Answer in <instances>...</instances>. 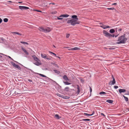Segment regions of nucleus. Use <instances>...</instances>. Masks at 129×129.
<instances>
[{"label": "nucleus", "mask_w": 129, "mask_h": 129, "mask_svg": "<svg viewBox=\"0 0 129 129\" xmlns=\"http://www.w3.org/2000/svg\"><path fill=\"white\" fill-rule=\"evenodd\" d=\"M71 18L72 19L67 21L68 24L70 23L71 25L74 26L76 24H79L80 23V22L78 21V19L76 15H73Z\"/></svg>", "instance_id": "1"}, {"label": "nucleus", "mask_w": 129, "mask_h": 129, "mask_svg": "<svg viewBox=\"0 0 129 129\" xmlns=\"http://www.w3.org/2000/svg\"><path fill=\"white\" fill-rule=\"evenodd\" d=\"M127 39L124 35L121 36L118 38L117 41H119L116 43L117 44L124 43L127 40Z\"/></svg>", "instance_id": "2"}, {"label": "nucleus", "mask_w": 129, "mask_h": 129, "mask_svg": "<svg viewBox=\"0 0 129 129\" xmlns=\"http://www.w3.org/2000/svg\"><path fill=\"white\" fill-rule=\"evenodd\" d=\"M39 29L40 31L45 33L49 32L51 30V29L50 28L47 27H39Z\"/></svg>", "instance_id": "3"}, {"label": "nucleus", "mask_w": 129, "mask_h": 129, "mask_svg": "<svg viewBox=\"0 0 129 129\" xmlns=\"http://www.w3.org/2000/svg\"><path fill=\"white\" fill-rule=\"evenodd\" d=\"M103 33L106 37L109 38H110V36H111V34L108 33L105 30H103Z\"/></svg>", "instance_id": "4"}, {"label": "nucleus", "mask_w": 129, "mask_h": 129, "mask_svg": "<svg viewBox=\"0 0 129 129\" xmlns=\"http://www.w3.org/2000/svg\"><path fill=\"white\" fill-rule=\"evenodd\" d=\"M34 63L35 65L37 66H39L42 64V63L40 60L39 59L37 60H36L35 61Z\"/></svg>", "instance_id": "5"}, {"label": "nucleus", "mask_w": 129, "mask_h": 129, "mask_svg": "<svg viewBox=\"0 0 129 129\" xmlns=\"http://www.w3.org/2000/svg\"><path fill=\"white\" fill-rule=\"evenodd\" d=\"M69 16V15L67 14L61 15L59 17H57V19L58 20H61L63 19L62 17H67Z\"/></svg>", "instance_id": "6"}, {"label": "nucleus", "mask_w": 129, "mask_h": 129, "mask_svg": "<svg viewBox=\"0 0 129 129\" xmlns=\"http://www.w3.org/2000/svg\"><path fill=\"white\" fill-rule=\"evenodd\" d=\"M41 57L43 58L46 59L47 60H50V58L48 57L45 54L41 53Z\"/></svg>", "instance_id": "7"}, {"label": "nucleus", "mask_w": 129, "mask_h": 129, "mask_svg": "<svg viewBox=\"0 0 129 129\" xmlns=\"http://www.w3.org/2000/svg\"><path fill=\"white\" fill-rule=\"evenodd\" d=\"M11 63L12 64V66L16 68H17L18 69H20V68L19 67V66L17 64H16L15 63L13 62H11Z\"/></svg>", "instance_id": "8"}, {"label": "nucleus", "mask_w": 129, "mask_h": 129, "mask_svg": "<svg viewBox=\"0 0 129 129\" xmlns=\"http://www.w3.org/2000/svg\"><path fill=\"white\" fill-rule=\"evenodd\" d=\"M19 8L21 10H27L29 9V8L25 6H19Z\"/></svg>", "instance_id": "9"}, {"label": "nucleus", "mask_w": 129, "mask_h": 129, "mask_svg": "<svg viewBox=\"0 0 129 129\" xmlns=\"http://www.w3.org/2000/svg\"><path fill=\"white\" fill-rule=\"evenodd\" d=\"M21 49L27 55H28L29 54L28 53L27 51L23 47H21Z\"/></svg>", "instance_id": "10"}, {"label": "nucleus", "mask_w": 129, "mask_h": 129, "mask_svg": "<svg viewBox=\"0 0 129 129\" xmlns=\"http://www.w3.org/2000/svg\"><path fill=\"white\" fill-rule=\"evenodd\" d=\"M126 91V90L125 89H120L119 90V92L120 93L122 92H124Z\"/></svg>", "instance_id": "11"}, {"label": "nucleus", "mask_w": 129, "mask_h": 129, "mask_svg": "<svg viewBox=\"0 0 129 129\" xmlns=\"http://www.w3.org/2000/svg\"><path fill=\"white\" fill-rule=\"evenodd\" d=\"M32 57L34 61L39 59V58L35 55H32Z\"/></svg>", "instance_id": "12"}, {"label": "nucleus", "mask_w": 129, "mask_h": 129, "mask_svg": "<svg viewBox=\"0 0 129 129\" xmlns=\"http://www.w3.org/2000/svg\"><path fill=\"white\" fill-rule=\"evenodd\" d=\"M101 27L104 29H105L107 28H110L109 26H106L105 25H103L101 26Z\"/></svg>", "instance_id": "13"}, {"label": "nucleus", "mask_w": 129, "mask_h": 129, "mask_svg": "<svg viewBox=\"0 0 129 129\" xmlns=\"http://www.w3.org/2000/svg\"><path fill=\"white\" fill-rule=\"evenodd\" d=\"M115 83V81H111L109 82V85H114Z\"/></svg>", "instance_id": "14"}, {"label": "nucleus", "mask_w": 129, "mask_h": 129, "mask_svg": "<svg viewBox=\"0 0 129 129\" xmlns=\"http://www.w3.org/2000/svg\"><path fill=\"white\" fill-rule=\"evenodd\" d=\"M106 102L110 104H112L113 103V101L111 100H106Z\"/></svg>", "instance_id": "15"}, {"label": "nucleus", "mask_w": 129, "mask_h": 129, "mask_svg": "<svg viewBox=\"0 0 129 129\" xmlns=\"http://www.w3.org/2000/svg\"><path fill=\"white\" fill-rule=\"evenodd\" d=\"M77 89H78V90H77V93H78V94H79L80 92V87H79V85H77Z\"/></svg>", "instance_id": "16"}, {"label": "nucleus", "mask_w": 129, "mask_h": 129, "mask_svg": "<svg viewBox=\"0 0 129 129\" xmlns=\"http://www.w3.org/2000/svg\"><path fill=\"white\" fill-rule=\"evenodd\" d=\"M80 49V48L78 47H75L74 48H72L71 49V50H79Z\"/></svg>", "instance_id": "17"}, {"label": "nucleus", "mask_w": 129, "mask_h": 129, "mask_svg": "<svg viewBox=\"0 0 129 129\" xmlns=\"http://www.w3.org/2000/svg\"><path fill=\"white\" fill-rule=\"evenodd\" d=\"M63 82L66 85L71 84V83H70L68 81H63Z\"/></svg>", "instance_id": "18"}, {"label": "nucleus", "mask_w": 129, "mask_h": 129, "mask_svg": "<svg viewBox=\"0 0 129 129\" xmlns=\"http://www.w3.org/2000/svg\"><path fill=\"white\" fill-rule=\"evenodd\" d=\"M55 117L57 119H59L61 118V117L59 116V115L58 114H55Z\"/></svg>", "instance_id": "19"}, {"label": "nucleus", "mask_w": 129, "mask_h": 129, "mask_svg": "<svg viewBox=\"0 0 129 129\" xmlns=\"http://www.w3.org/2000/svg\"><path fill=\"white\" fill-rule=\"evenodd\" d=\"M123 96L124 98V100L125 101H126V102H127V101H128V99L127 97H125V96L123 95Z\"/></svg>", "instance_id": "20"}, {"label": "nucleus", "mask_w": 129, "mask_h": 129, "mask_svg": "<svg viewBox=\"0 0 129 129\" xmlns=\"http://www.w3.org/2000/svg\"><path fill=\"white\" fill-rule=\"evenodd\" d=\"M54 71L55 73H57V74L60 73V72L59 71L56 70H54Z\"/></svg>", "instance_id": "21"}, {"label": "nucleus", "mask_w": 129, "mask_h": 129, "mask_svg": "<svg viewBox=\"0 0 129 129\" xmlns=\"http://www.w3.org/2000/svg\"><path fill=\"white\" fill-rule=\"evenodd\" d=\"M20 43L22 44H26V45H28V43H27V42H25L24 41H21Z\"/></svg>", "instance_id": "22"}, {"label": "nucleus", "mask_w": 129, "mask_h": 129, "mask_svg": "<svg viewBox=\"0 0 129 129\" xmlns=\"http://www.w3.org/2000/svg\"><path fill=\"white\" fill-rule=\"evenodd\" d=\"M63 78L64 79L66 80H68V77L66 76L65 75L63 77Z\"/></svg>", "instance_id": "23"}, {"label": "nucleus", "mask_w": 129, "mask_h": 129, "mask_svg": "<svg viewBox=\"0 0 129 129\" xmlns=\"http://www.w3.org/2000/svg\"><path fill=\"white\" fill-rule=\"evenodd\" d=\"M115 31L114 30V29H111L110 30V32L111 33H114Z\"/></svg>", "instance_id": "24"}, {"label": "nucleus", "mask_w": 129, "mask_h": 129, "mask_svg": "<svg viewBox=\"0 0 129 129\" xmlns=\"http://www.w3.org/2000/svg\"><path fill=\"white\" fill-rule=\"evenodd\" d=\"M100 94H107V93L105 92H100L99 93Z\"/></svg>", "instance_id": "25"}, {"label": "nucleus", "mask_w": 129, "mask_h": 129, "mask_svg": "<svg viewBox=\"0 0 129 129\" xmlns=\"http://www.w3.org/2000/svg\"><path fill=\"white\" fill-rule=\"evenodd\" d=\"M90 119H82V121H90Z\"/></svg>", "instance_id": "26"}, {"label": "nucleus", "mask_w": 129, "mask_h": 129, "mask_svg": "<svg viewBox=\"0 0 129 129\" xmlns=\"http://www.w3.org/2000/svg\"><path fill=\"white\" fill-rule=\"evenodd\" d=\"M57 95L59 96L62 98H63L64 96L63 95H62L58 93V94H57Z\"/></svg>", "instance_id": "27"}, {"label": "nucleus", "mask_w": 129, "mask_h": 129, "mask_svg": "<svg viewBox=\"0 0 129 129\" xmlns=\"http://www.w3.org/2000/svg\"><path fill=\"white\" fill-rule=\"evenodd\" d=\"M4 21L5 22H7L8 21V19L7 18H5L4 19Z\"/></svg>", "instance_id": "28"}, {"label": "nucleus", "mask_w": 129, "mask_h": 129, "mask_svg": "<svg viewBox=\"0 0 129 129\" xmlns=\"http://www.w3.org/2000/svg\"><path fill=\"white\" fill-rule=\"evenodd\" d=\"M13 33L15 34H18V35H21V34H20L18 32H13Z\"/></svg>", "instance_id": "29"}, {"label": "nucleus", "mask_w": 129, "mask_h": 129, "mask_svg": "<svg viewBox=\"0 0 129 129\" xmlns=\"http://www.w3.org/2000/svg\"><path fill=\"white\" fill-rule=\"evenodd\" d=\"M69 98H70L69 97L64 96H63V98L66 99H69Z\"/></svg>", "instance_id": "30"}, {"label": "nucleus", "mask_w": 129, "mask_h": 129, "mask_svg": "<svg viewBox=\"0 0 129 129\" xmlns=\"http://www.w3.org/2000/svg\"><path fill=\"white\" fill-rule=\"evenodd\" d=\"M49 53H50L51 54H53L55 56H56V55L54 53H53L51 52V51H50L49 52Z\"/></svg>", "instance_id": "31"}, {"label": "nucleus", "mask_w": 129, "mask_h": 129, "mask_svg": "<svg viewBox=\"0 0 129 129\" xmlns=\"http://www.w3.org/2000/svg\"><path fill=\"white\" fill-rule=\"evenodd\" d=\"M70 34H66V38H68L70 36Z\"/></svg>", "instance_id": "32"}, {"label": "nucleus", "mask_w": 129, "mask_h": 129, "mask_svg": "<svg viewBox=\"0 0 129 129\" xmlns=\"http://www.w3.org/2000/svg\"><path fill=\"white\" fill-rule=\"evenodd\" d=\"M57 13V12L56 11H54V12H51V13L54 14H56Z\"/></svg>", "instance_id": "33"}, {"label": "nucleus", "mask_w": 129, "mask_h": 129, "mask_svg": "<svg viewBox=\"0 0 129 129\" xmlns=\"http://www.w3.org/2000/svg\"><path fill=\"white\" fill-rule=\"evenodd\" d=\"M84 114H85V115H86L87 116H91V114H89L87 113H84Z\"/></svg>", "instance_id": "34"}, {"label": "nucleus", "mask_w": 129, "mask_h": 129, "mask_svg": "<svg viewBox=\"0 0 129 129\" xmlns=\"http://www.w3.org/2000/svg\"><path fill=\"white\" fill-rule=\"evenodd\" d=\"M108 9L110 10H114V8H108Z\"/></svg>", "instance_id": "35"}, {"label": "nucleus", "mask_w": 129, "mask_h": 129, "mask_svg": "<svg viewBox=\"0 0 129 129\" xmlns=\"http://www.w3.org/2000/svg\"><path fill=\"white\" fill-rule=\"evenodd\" d=\"M114 87L115 89H117L118 88V87L117 86H114Z\"/></svg>", "instance_id": "36"}, {"label": "nucleus", "mask_w": 129, "mask_h": 129, "mask_svg": "<svg viewBox=\"0 0 129 129\" xmlns=\"http://www.w3.org/2000/svg\"><path fill=\"white\" fill-rule=\"evenodd\" d=\"M15 93L16 94H20V93L18 92L17 91H15Z\"/></svg>", "instance_id": "37"}, {"label": "nucleus", "mask_w": 129, "mask_h": 129, "mask_svg": "<svg viewBox=\"0 0 129 129\" xmlns=\"http://www.w3.org/2000/svg\"><path fill=\"white\" fill-rule=\"evenodd\" d=\"M89 87L90 92L91 93L92 91V88L90 87Z\"/></svg>", "instance_id": "38"}, {"label": "nucleus", "mask_w": 129, "mask_h": 129, "mask_svg": "<svg viewBox=\"0 0 129 129\" xmlns=\"http://www.w3.org/2000/svg\"><path fill=\"white\" fill-rule=\"evenodd\" d=\"M69 88L68 87H66L65 88V90H68V89H69Z\"/></svg>", "instance_id": "39"}, {"label": "nucleus", "mask_w": 129, "mask_h": 129, "mask_svg": "<svg viewBox=\"0 0 129 129\" xmlns=\"http://www.w3.org/2000/svg\"><path fill=\"white\" fill-rule=\"evenodd\" d=\"M101 115H103V116L104 117H105V115L104 114H103V113H101Z\"/></svg>", "instance_id": "40"}, {"label": "nucleus", "mask_w": 129, "mask_h": 129, "mask_svg": "<svg viewBox=\"0 0 129 129\" xmlns=\"http://www.w3.org/2000/svg\"><path fill=\"white\" fill-rule=\"evenodd\" d=\"M40 75L42 77H45V76L44 75H43V74H40Z\"/></svg>", "instance_id": "41"}, {"label": "nucleus", "mask_w": 129, "mask_h": 129, "mask_svg": "<svg viewBox=\"0 0 129 129\" xmlns=\"http://www.w3.org/2000/svg\"><path fill=\"white\" fill-rule=\"evenodd\" d=\"M112 78H113V81H115V79L113 75H112Z\"/></svg>", "instance_id": "42"}, {"label": "nucleus", "mask_w": 129, "mask_h": 129, "mask_svg": "<svg viewBox=\"0 0 129 129\" xmlns=\"http://www.w3.org/2000/svg\"><path fill=\"white\" fill-rule=\"evenodd\" d=\"M2 20L0 18V23H1L2 21Z\"/></svg>", "instance_id": "43"}, {"label": "nucleus", "mask_w": 129, "mask_h": 129, "mask_svg": "<svg viewBox=\"0 0 129 129\" xmlns=\"http://www.w3.org/2000/svg\"><path fill=\"white\" fill-rule=\"evenodd\" d=\"M114 35H111V36H110V37H114Z\"/></svg>", "instance_id": "44"}, {"label": "nucleus", "mask_w": 129, "mask_h": 129, "mask_svg": "<svg viewBox=\"0 0 129 129\" xmlns=\"http://www.w3.org/2000/svg\"><path fill=\"white\" fill-rule=\"evenodd\" d=\"M117 5V3H116L113 4H112V5Z\"/></svg>", "instance_id": "45"}, {"label": "nucleus", "mask_w": 129, "mask_h": 129, "mask_svg": "<svg viewBox=\"0 0 129 129\" xmlns=\"http://www.w3.org/2000/svg\"><path fill=\"white\" fill-rule=\"evenodd\" d=\"M94 111H93L92 112V114H91V115L92 116V115H93V114H94Z\"/></svg>", "instance_id": "46"}, {"label": "nucleus", "mask_w": 129, "mask_h": 129, "mask_svg": "<svg viewBox=\"0 0 129 129\" xmlns=\"http://www.w3.org/2000/svg\"><path fill=\"white\" fill-rule=\"evenodd\" d=\"M8 57L10 58L12 60H13V59L12 58L10 57V56H8Z\"/></svg>", "instance_id": "47"}, {"label": "nucleus", "mask_w": 129, "mask_h": 129, "mask_svg": "<svg viewBox=\"0 0 129 129\" xmlns=\"http://www.w3.org/2000/svg\"><path fill=\"white\" fill-rule=\"evenodd\" d=\"M36 11L38 12H42L40 11H39V10H36Z\"/></svg>", "instance_id": "48"}, {"label": "nucleus", "mask_w": 129, "mask_h": 129, "mask_svg": "<svg viewBox=\"0 0 129 129\" xmlns=\"http://www.w3.org/2000/svg\"><path fill=\"white\" fill-rule=\"evenodd\" d=\"M121 29H119L118 30V31H121Z\"/></svg>", "instance_id": "49"}, {"label": "nucleus", "mask_w": 129, "mask_h": 129, "mask_svg": "<svg viewBox=\"0 0 129 129\" xmlns=\"http://www.w3.org/2000/svg\"><path fill=\"white\" fill-rule=\"evenodd\" d=\"M126 111H129V109L127 108Z\"/></svg>", "instance_id": "50"}, {"label": "nucleus", "mask_w": 129, "mask_h": 129, "mask_svg": "<svg viewBox=\"0 0 129 129\" xmlns=\"http://www.w3.org/2000/svg\"><path fill=\"white\" fill-rule=\"evenodd\" d=\"M51 4H53V5H54L55 4L54 3H49V5H50Z\"/></svg>", "instance_id": "51"}, {"label": "nucleus", "mask_w": 129, "mask_h": 129, "mask_svg": "<svg viewBox=\"0 0 129 129\" xmlns=\"http://www.w3.org/2000/svg\"><path fill=\"white\" fill-rule=\"evenodd\" d=\"M8 2H10V3H12V2L11 1H9Z\"/></svg>", "instance_id": "52"}, {"label": "nucleus", "mask_w": 129, "mask_h": 129, "mask_svg": "<svg viewBox=\"0 0 129 129\" xmlns=\"http://www.w3.org/2000/svg\"><path fill=\"white\" fill-rule=\"evenodd\" d=\"M56 57H58V58H59V59H60V57L59 56H56Z\"/></svg>", "instance_id": "53"}, {"label": "nucleus", "mask_w": 129, "mask_h": 129, "mask_svg": "<svg viewBox=\"0 0 129 129\" xmlns=\"http://www.w3.org/2000/svg\"><path fill=\"white\" fill-rule=\"evenodd\" d=\"M0 54H1L2 55H4V54L2 53H0Z\"/></svg>", "instance_id": "54"}, {"label": "nucleus", "mask_w": 129, "mask_h": 129, "mask_svg": "<svg viewBox=\"0 0 129 129\" xmlns=\"http://www.w3.org/2000/svg\"><path fill=\"white\" fill-rule=\"evenodd\" d=\"M2 57V56L0 55V58Z\"/></svg>", "instance_id": "55"}, {"label": "nucleus", "mask_w": 129, "mask_h": 129, "mask_svg": "<svg viewBox=\"0 0 129 129\" xmlns=\"http://www.w3.org/2000/svg\"><path fill=\"white\" fill-rule=\"evenodd\" d=\"M53 46V47H54L55 48V46L54 45Z\"/></svg>", "instance_id": "56"}, {"label": "nucleus", "mask_w": 129, "mask_h": 129, "mask_svg": "<svg viewBox=\"0 0 129 129\" xmlns=\"http://www.w3.org/2000/svg\"><path fill=\"white\" fill-rule=\"evenodd\" d=\"M46 78H47V79H49V78H48V77H46Z\"/></svg>", "instance_id": "57"}, {"label": "nucleus", "mask_w": 129, "mask_h": 129, "mask_svg": "<svg viewBox=\"0 0 129 129\" xmlns=\"http://www.w3.org/2000/svg\"><path fill=\"white\" fill-rule=\"evenodd\" d=\"M66 48H69V47H66Z\"/></svg>", "instance_id": "58"}, {"label": "nucleus", "mask_w": 129, "mask_h": 129, "mask_svg": "<svg viewBox=\"0 0 129 129\" xmlns=\"http://www.w3.org/2000/svg\"><path fill=\"white\" fill-rule=\"evenodd\" d=\"M69 50H71V49H69Z\"/></svg>", "instance_id": "59"}, {"label": "nucleus", "mask_w": 129, "mask_h": 129, "mask_svg": "<svg viewBox=\"0 0 129 129\" xmlns=\"http://www.w3.org/2000/svg\"><path fill=\"white\" fill-rule=\"evenodd\" d=\"M83 80H81V81H83Z\"/></svg>", "instance_id": "60"}]
</instances>
